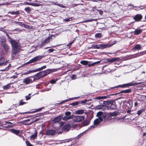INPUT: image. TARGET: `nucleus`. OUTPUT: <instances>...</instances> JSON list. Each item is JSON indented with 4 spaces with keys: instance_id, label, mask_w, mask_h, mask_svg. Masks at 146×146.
Listing matches in <instances>:
<instances>
[{
    "instance_id": "412c9836",
    "label": "nucleus",
    "mask_w": 146,
    "mask_h": 146,
    "mask_svg": "<svg viewBox=\"0 0 146 146\" xmlns=\"http://www.w3.org/2000/svg\"><path fill=\"white\" fill-rule=\"evenodd\" d=\"M125 103H126L127 104H129V108L128 107H126V109H129L128 110L126 111L127 113H130V112L131 111V110L130 109L132 107V106H131L130 105V102L129 101H127Z\"/></svg>"
},
{
    "instance_id": "79ce46f5",
    "label": "nucleus",
    "mask_w": 146,
    "mask_h": 146,
    "mask_svg": "<svg viewBox=\"0 0 146 146\" xmlns=\"http://www.w3.org/2000/svg\"><path fill=\"white\" fill-rule=\"evenodd\" d=\"M112 102L110 101H104L103 102V104L105 105H110Z\"/></svg>"
},
{
    "instance_id": "0e129e2a",
    "label": "nucleus",
    "mask_w": 146,
    "mask_h": 146,
    "mask_svg": "<svg viewBox=\"0 0 146 146\" xmlns=\"http://www.w3.org/2000/svg\"><path fill=\"white\" fill-rule=\"evenodd\" d=\"M74 41V40H73L71 42L69 43L67 45V46H70L73 43Z\"/></svg>"
},
{
    "instance_id": "4c0bfd02",
    "label": "nucleus",
    "mask_w": 146,
    "mask_h": 146,
    "mask_svg": "<svg viewBox=\"0 0 146 146\" xmlns=\"http://www.w3.org/2000/svg\"><path fill=\"white\" fill-rule=\"evenodd\" d=\"M80 63L83 65H86L88 64V62L86 60H82Z\"/></svg>"
},
{
    "instance_id": "a18cd8bd",
    "label": "nucleus",
    "mask_w": 146,
    "mask_h": 146,
    "mask_svg": "<svg viewBox=\"0 0 146 146\" xmlns=\"http://www.w3.org/2000/svg\"><path fill=\"white\" fill-rule=\"evenodd\" d=\"M102 36V34L101 33H97L95 35V37L96 38H100Z\"/></svg>"
},
{
    "instance_id": "603ef678",
    "label": "nucleus",
    "mask_w": 146,
    "mask_h": 146,
    "mask_svg": "<svg viewBox=\"0 0 146 146\" xmlns=\"http://www.w3.org/2000/svg\"><path fill=\"white\" fill-rule=\"evenodd\" d=\"M26 103L25 102H24L23 101V100H21L20 102H19V105L22 106L24 104H25Z\"/></svg>"
},
{
    "instance_id": "f704fd0d",
    "label": "nucleus",
    "mask_w": 146,
    "mask_h": 146,
    "mask_svg": "<svg viewBox=\"0 0 146 146\" xmlns=\"http://www.w3.org/2000/svg\"><path fill=\"white\" fill-rule=\"evenodd\" d=\"M90 120H86L84 121L83 122V125L84 126H86L88 125L90 123Z\"/></svg>"
},
{
    "instance_id": "f257e3e1",
    "label": "nucleus",
    "mask_w": 146,
    "mask_h": 146,
    "mask_svg": "<svg viewBox=\"0 0 146 146\" xmlns=\"http://www.w3.org/2000/svg\"><path fill=\"white\" fill-rule=\"evenodd\" d=\"M7 35L8 37H9L11 39L10 42L12 46L11 58L12 59L14 58H17L19 56L18 53L20 52L21 49L20 44L18 42L10 38L7 34Z\"/></svg>"
},
{
    "instance_id": "ea45409f",
    "label": "nucleus",
    "mask_w": 146,
    "mask_h": 146,
    "mask_svg": "<svg viewBox=\"0 0 146 146\" xmlns=\"http://www.w3.org/2000/svg\"><path fill=\"white\" fill-rule=\"evenodd\" d=\"M64 122H61L56 123L55 124V126H58V125L59 126V127H62L64 125Z\"/></svg>"
},
{
    "instance_id": "7c9ffc66",
    "label": "nucleus",
    "mask_w": 146,
    "mask_h": 146,
    "mask_svg": "<svg viewBox=\"0 0 146 146\" xmlns=\"http://www.w3.org/2000/svg\"><path fill=\"white\" fill-rule=\"evenodd\" d=\"M2 45L5 48V51L7 52L9 49V46L7 45L6 43H3Z\"/></svg>"
},
{
    "instance_id": "f3484780",
    "label": "nucleus",
    "mask_w": 146,
    "mask_h": 146,
    "mask_svg": "<svg viewBox=\"0 0 146 146\" xmlns=\"http://www.w3.org/2000/svg\"><path fill=\"white\" fill-rule=\"evenodd\" d=\"M71 126L69 124L64 125L62 128V130L65 131H68L70 129Z\"/></svg>"
},
{
    "instance_id": "c756f323",
    "label": "nucleus",
    "mask_w": 146,
    "mask_h": 146,
    "mask_svg": "<svg viewBox=\"0 0 146 146\" xmlns=\"http://www.w3.org/2000/svg\"><path fill=\"white\" fill-rule=\"evenodd\" d=\"M37 132L36 131H35L34 134L32 135L31 136H30V139L34 140L35 139H36L37 137Z\"/></svg>"
},
{
    "instance_id": "2eb2a0df",
    "label": "nucleus",
    "mask_w": 146,
    "mask_h": 146,
    "mask_svg": "<svg viewBox=\"0 0 146 146\" xmlns=\"http://www.w3.org/2000/svg\"><path fill=\"white\" fill-rule=\"evenodd\" d=\"M142 18V16L141 14H138L135 15L133 19L136 21H140Z\"/></svg>"
},
{
    "instance_id": "9b49d317",
    "label": "nucleus",
    "mask_w": 146,
    "mask_h": 146,
    "mask_svg": "<svg viewBox=\"0 0 146 146\" xmlns=\"http://www.w3.org/2000/svg\"><path fill=\"white\" fill-rule=\"evenodd\" d=\"M80 98V96H78L77 97H74V98H70V99H67L66 100H65L63 101L62 102H61L59 103H57L56 104H55V106H58L60 104H62L65 102L68 101L69 100H73V99H78L79 98Z\"/></svg>"
},
{
    "instance_id": "864d4df0",
    "label": "nucleus",
    "mask_w": 146,
    "mask_h": 146,
    "mask_svg": "<svg viewBox=\"0 0 146 146\" xmlns=\"http://www.w3.org/2000/svg\"><path fill=\"white\" fill-rule=\"evenodd\" d=\"M25 142L27 146H33L29 141H26Z\"/></svg>"
},
{
    "instance_id": "9d476101",
    "label": "nucleus",
    "mask_w": 146,
    "mask_h": 146,
    "mask_svg": "<svg viewBox=\"0 0 146 146\" xmlns=\"http://www.w3.org/2000/svg\"><path fill=\"white\" fill-rule=\"evenodd\" d=\"M46 66H42V67L36 69L34 70L28 71V72L26 73L25 74H28L30 73H32V72H36L37 71L41 70H42L43 69L45 68H46Z\"/></svg>"
},
{
    "instance_id": "39448f33",
    "label": "nucleus",
    "mask_w": 146,
    "mask_h": 146,
    "mask_svg": "<svg viewBox=\"0 0 146 146\" xmlns=\"http://www.w3.org/2000/svg\"><path fill=\"white\" fill-rule=\"evenodd\" d=\"M33 78V76H31L25 78L23 80V82L26 84L31 83L34 81Z\"/></svg>"
},
{
    "instance_id": "7ed1b4c3",
    "label": "nucleus",
    "mask_w": 146,
    "mask_h": 146,
    "mask_svg": "<svg viewBox=\"0 0 146 146\" xmlns=\"http://www.w3.org/2000/svg\"><path fill=\"white\" fill-rule=\"evenodd\" d=\"M103 119L101 117H98V118H97L95 119L94 121V125L90 126L88 129H94L95 128L97 127L98 126L100 122H102L103 121Z\"/></svg>"
},
{
    "instance_id": "473e14b6",
    "label": "nucleus",
    "mask_w": 146,
    "mask_h": 146,
    "mask_svg": "<svg viewBox=\"0 0 146 146\" xmlns=\"http://www.w3.org/2000/svg\"><path fill=\"white\" fill-rule=\"evenodd\" d=\"M90 48L98 49L100 48V47L99 46L94 44H92Z\"/></svg>"
},
{
    "instance_id": "13d9d810",
    "label": "nucleus",
    "mask_w": 146,
    "mask_h": 146,
    "mask_svg": "<svg viewBox=\"0 0 146 146\" xmlns=\"http://www.w3.org/2000/svg\"><path fill=\"white\" fill-rule=\"evenodd\" d=\"M88 101V100H84L81 101L80 102L81 104H85Z\"/></svg>"
},
{
    "instance_id": "69168bd1",
    "label": "nucleus",
    "mask_w": 146,
    "mask_h": 146,
    "mask_svg": "<svg viewBox=\"0 0 146 146\" xmlns=\"http://www.w3.org/2000/svg\"><path fill=\"white\" fill-rule=\"evenodd\" d=\"M100 62L99 61H98L97 62H95L93 63V64H89L88 65V66H91V65L93 66L94 64H96L97 63H100Z\"/></svg>"
},
{
    "instance_id": "1a4fd4ad",
    "label": "nucleus",
    "mask_w": 146,
    "mask_h": 146,
    "mask_svg": "<svg viewBox=\"0 0 146 146\" xmlns=\"http://www.w3.org/2000/svg\"><path fill=\"white\" fill-rule=\"evenodd\" d=\"M96 109L102 110L104 111L108 110L109 109V107L102 104L98 105L96 106Z\"/></svg>"
},
{
    "instance_id": "a19ab883",
    "label": "nucleus",
    "mask_w": 146,
    "mask_h": 146,
    "mask_svg": "<svg viewBox=\"0 0 146 146\" xmlns=\"http://www.w3.org/2000/svg\"><path fill=\"white\" fill-rule=\"evenodd\" d=\"M80 103L78 101H76L70 104V105L73 106H75Z\"/></svg>"
},
{
    "instance_id": "f8f14e48",
    "label": "nucleus",
    "mask_w": 146,
    "mask_h": 146,
    "mask_svg": "<svg viewBox=\"0 0 146 146\" xmlns=\"http://www.w3.org/2000/svg\"><path fill=\"white\" fill-rule=\"evenodd\" d=\"M51 39L52 38L51 36H50L47 37L44 41H42V44L41 45V46H42L45 45L46 44L49 42L51 40Z\"/></svg>"
},
{
    "instance_id": "4be33fe9",
    "label": "nucleus",
    "mask_w": 146,
    "mask_h": 146,
    "mask_svg": "<svg viewBox=\"0 0 146 146\" xmlns=\"http://www.w3.org/2000/svg\"><path fill=\"white\" fill-rule=\"evenodd\" d=\"M24 4H26L28 5H31L34 6H38L40 5L37 3H29L28 2H25Z\"/></svg>"
},
{
    "instance_id": "aec40b11",
    "label": "nucleus",
    "mask_w": 146,
    "mask_h": 146,
    "mask_svg": "<svg viewBox=\"0 0 146 146\" xmlns=\"http://www.w3.org/2000/svg\"><path fill=\"white\" fill-rule=\"evenodd\" d=\"M33 76V78L34 81L35 80L39 79L41 78L39 72L37 73L35 75V76Z\"/></svg>"
},
{
    "instance_id": "774afa93",
    "label": "nucleus",
    "mask_w": 146,
    "mask_h": 146,
    "mask_svg": "<svg viewBox=\"0 0 146 146\" xmlns=\"http://www.w3.org/2000/svg\"><path fill=\"white\" fill-rule=\"evenodd\" d=\"M58 6L61 7L62 8H65V6L63 5L62 4H57V5Z\"/></svg>"
},
{
    "instance_id": "2f4dec72",
    "label": "nucleus",
    "mask_w": 146,
    "mask_h": 146,
    "mask_svg": "<svg viewBox=\"0 0 146 146\" xmlns=\"http://www.w3.org/2000/svg\"><path fill=\"white\" fill-rule=\"evenodd\" d=\"M108 97V96H98L96 97L95 99H97L98 100H99L100 99H106Z\"/></svg>"
},
{
    "instance_id": "680f3d73",
    "label": "nucleus",
    "mask_w": 146,
    "mask_h": 146,
    "mask_svg": "<svg viewBox=\"0 0 146 146\" xmlns=\"http://www.w3.org/2000/svg\"><path fill=\"white\" fill-rule=\"evenodd\" d=\"M23 26H24V27L25 28H29L30 26L28 25H26L24 23V25H23Z\"/></svg>"
},
{
    "instance_id": "423d86ee",
    "label": "nucleus",
    "mask_w": 146,
    "mask_h": 146,
    "mask_svg": "<svg viewBox=\"0 0 146 146\" xmlns=\"http://www.w3.org/2000/svg\"><path fill=\"white\" fill-rule=\"evenodd\" d=\"M52 72V70L48 69L44 71L39 72L41 77H44L49 74Z\"/></svg>"
},
{
    "instance_id": "4d7b16f0",
    "label": "nucleus",
    "mask_w": 146,
    "mask_h": 146,
    "mask_svg": "<svg viewBox=\"0 0 146 146\" xmlns=\"http://www.w3.org/2000/svg\"><path fill=\"white\" fill-rule=\"evenodd\" d=\"M23 30H24L23 29H20L19 28H17V29H15L14 30V31H22Z\"/></svg>"
},
{
    "instance_id": "bb28decb",
    "label": "nucleus",
    "mask_w": 146,
    "mask_h": 146,
    "mask_svg": "<svg viewBox=\"0 0 146 146\" xmlns=\"http://www.w3.org/2000/svg\"><path fill=\"white\" fill-rule=\"evenodd\" d=\"M84 112V110L82 109L78 110L75 111V114L77 115L82 114Z\"/></svg>"
},
{
    "instance_id": "4468645a",
    "label": "nucleus",
    "mask_w": 146,
    "mask_h": 146,
    "mask_svg": "<svg viewBox=\"0 0 146 146\" xmlns=\"http://www.w3.org/2000/svg\"><path fill=\"white\" fill-rule=\"evenodd\" d=\"M46 134L48 136H52L55 134V130L53 129H49L47 130Z\"/></svg>"
},
{
    "instance_id": "37998d69",
    "label": "nucleus",
    "mask_w": 146,
    "mask_h": 146,
    "mask_svg": "<svg viewBox=\"0 0 146 146\" xmlns=\"http://www.w3.org/2000/svg\"><path fill=\"white\" fill-rule=\"evenodd\" d=\"M146 54L145 52V51L144 52H142L138 54L137 55H136L135 57H137L138 56H141L143 55L144 54Z\"/></svg>"
},
{
    "instance_id": "0eeeda50",
    "label": "nucleus",
    "mask_w": 146,
    "mask_h": 146,
    "mask_svg": "<svg viewBox=\"0 0 146 146\" xmlns=\"http://www.w3.org/2000/svg\"><path fill=\"white\" fill-rule=\"evenodd\" d=\"M115 44V42H114L113 43L111 44L110 43L106 44H100L99 46L100 47V48H105L110 47Z\"/></svg>"
},
{
    "instance_id": "c03bdc74",
    "label": "nucleus",
    "mask_w": 146,
    "mask_h": 146,
    "mask_svg": "<svg viewBox=\"0 0 146 146\" xmlns=\"http://www.w3.org/2000/svg\"><path fill=\"white\" fill-rule=\"evenodd\" d=\"M9 84H7V85L4 86H3V88L4 90H7L9 89L10 88Z\"/></svg>"
},
{
    "instance_id": "dca6fc26",
    "label": "nucleus",
    "mask_w": 146,
    "mask_h": 146,
    "mask_svg": "<svg viewBox=\"0 0 146 146\" xmlns=\"http://www.w3.org/2000/svg\"><path fill=\"white\" fill-rule=\"evenodd\" d=\"M113 118H114V117H113L112 115H111L110 113H108L104 115L103 118L105 119H107L108 120H110Z\"/></svg>"
},
{
    "instance_id": "8fccbe9b",
    "label": "nucleus",
    "mask_w": 146,
    "mask_h": 146,
    "mask_svg": "<svg viewBox=\"0 0 146 146\" xmlns=\"http://www.w3.org/2000/svg\"><path fill=\"white\" fill-rule=\"evenodd\" d=\"M65 114L66 116H70L71 115V112L69 111H66L65 113Z\"/></svg>"
},
{
    "instance_id": "a211bd4d",
    "label": "nucleus",
    "mask_w": 146,
    "mask_h": 146,
    "mask_svg": "<svg viewBox=\"0 0 146 146\" xmlns=\"http://www.w3.org/2000/svg\"><path fill=\"white\" fill-rule=\"evenodd\" d=\"M7 62V61H5L4 58L2 57L0 59V66L6 65Z\"/></svg>"
},
{
    "instance_id": "a878e982",
    "label": "nucleus",
    "mask_w": 146,
    "mask_h": 146,
    "mask_svg": "<svg viewBox=\"0 0 146 146\" xmlns=\"http://www.w3.org/2000/svg\"><path fill=\"white\" fill-rule=\"evenodd\" d=\"M110 105L111 106H110V109L112 110H114L116 109V106L115 102L112 101Z\"/></svg>"
},
{
    "instance_id": "6ab92c4d",
    "label": "nucleus",
    "mask_w": 146,
    "mask_h": 146,
    "mask_svg": "<svg viewBox=\"0 0 146 146\" xmlns=\"http://www.w3.org/2000/svg\"><path fill=\"white\" fill-rule=\"evenodd\" d=\"M74 117V115L73 114L71 115L70 116H65L62 117V119L64 121H66L71 119H72Z\"/></svg>"
},
{
    "instance_id": "6e6552de",
    "label": "nucleus",
    "mask_w": 146,
    "mask_h": 146,
    "mask_svg": "<svg viewBox=\"0 0 146 146\" xmlns=\"http://www.w3.org/2000/svg\"><path fill=\"white\" fill-rule=\"evenodd\" d=\"M84 116L77 115L75 117L74 120L76 122H79L84 120Z\"/></svg>"
},
{
    "instance_id": "5fc2aeb1",
    "label": "nucleus",
    "mask_w": 146,
    "mask_h": 146,
    "mask_svg": "<svg viewBox=\"0 0 146 146\" xmlns=\"http://www.w3.org/2000/svg\"><path fill=\"white\" fill-rule=\"evenodd\" d=\"M72 18H70L64 19L63 21L66 22H68L69 21H72Z\"/></svg>"
},
{
    "instance_id": "bf43d9fd",
    "label": "nucleus",
    "mask_w": 146,
    "mask_h": 146,
    "mask_svg": "<svg viewBox=\"0 0 146 146\" xmlns=\"http://www.w3.org/2000/svg\"><path fill=\"white\" fill-rule=\"evenodd\" d=\"M76 75L75 74H72L71 77V79L72 80H74L75 79Z\"/></svg>"
},
{
    "instance_id": "5701e85b",
    "label": "nucleus",
    "mask_w": 146,
    "mask_h": 146,
    "mask_svg": "<svg viewBox=\"0 0 146 146\" xmlns=\"http://www.w3.org/2000/svg\"><path fill=\"white\" fill-rule=\"evenodd\" d=\"M119 59V58H112L107 59V61L109 62H112L115 61Z\"/></svg>"
},
{
    "instance_id": "72a5a7b5",
    "label": "nucleus",
    "mask_w": 146,
    "mask_h": 146,
    "mask_svg": "<svg viewBox=\"0 0 146 146\" xmlns=\"http://www.w3.org/2000/svg\"><path fill=\"white\" fill-rule=\"evenodd\" d=\"M55 48L58 50H62L64 48L63 45L61 44L59 45L58 46H55Z\"/></svg>"
},
{
    "instance_id": "e2e57ef3",
    "label": "nucleus",
    "mask_w": 146,
    "mask_h": 146,
    "mask_svg": "<svg viewBox=\"0 0 146 146\" xmlns=\"http://www.w3.org/2000/svg\"><path fill=\"white\" fill-rule=\"evenodd\" d=\"M31 97L29 96H25V99L26 100H27L30 99Z\"/></svg>"
},
{
    "instance_id": "cd10ccee",
    "label": "nucleus",
    "mask_w": 146,
    "mask_h": 146,
    "mask_svg": "<svg viewBox=\"0 0 146 146\" xmlns=\"http://www.w3.org/2000/svg\"><path fill=\"white\" fill-rule=\"evenodd\" d=\"M131 92V89H127L125 90H122L120 92L115 94V95L119 93H129Z\"/></svg>"
},
{
    "instance_id": "b1692460",
    "label": "nucleus",
    "mask_w": 146,
    "mask_h": 146,
    "mask_svg": "<svg viewBox=\"0 0 146 146\" xmlns=\"http://www.w3.org/2000/svg\"><path fill=\"white\" fill-rule=\"evenodd\" d=\"M143 30L141 29H136L134 32V35H138L140 34L142 32Z\"/></svg>"
},
{
    "instance_id": "052dcab7",
    "label": "nucleus",
    "mask_w": 146,
    "mask_h": 146,
    "mask_svg": "<svg viewBox=\"0 0 146 146\" xmlns=\"http://www.w3.org/2000/svg\"><path fill=\"white\" fill-rule=\"evenodd\" d=\"M85 132V131H84V132H83L82 133L78 135L77 137L79 138L80 137H81V136H82L83 135V133Z\"/></svg>"
},
{
    "instance_id": "58836bf2",
    "label": "nucleus",
    "mask_w": 146,
    "mask_h": 146,
    "mask_svg": "<svg viewBox=\"0 0 146 146\" xmlns=\"http://www.w3.org/2000/svg\"><path fill=\"white\" fill-rule=\"evenodd\" d=\"M97 117H102V119H103L104 118V115H103L102 114V113L101 112H99L97 113Z\"/></svg>"
},
{
    "instance_id": "49530a36",
    "label": "nucleus",
    "mask_w": 146,
    "mask_h": 146,
    "mask_svg": "<svg viewBox=\"0 0 146 146\" xmlns=\"http://www.w3.org/2000/svg\"><path fill=\"white\" fill-rule=\"evenodd\" d=\"M118 112L117 111H115L112 113H110L111 115H112L113 117H114L117 115Z\"/></svg>"
},
{
    "instance_id": "338daca9",
    "label": "nucleus",
    "mask_w": 146,
    "mask_h": 146,
    "mask_svg": "<svg viewBox=\"0 0 146 146\" xmlns=\"http://www.w3.org/2000/svg\"><path fill=\"white\" fill-rule=\"evenodd\" d=\"M8 66L6 67L5 69L1 70V71H5L7 70H8Z\"/></svg>"
},
{
    "instance_id": "de8ad7c7",
    "label": "nucleus",
    "mask_w": 146,
    "mask_h": 146,
    "mask_svg": "<svg viewBox=\"0 0 146 146\" xmlns=\"http://www.w3.org/2000/svg\"><path fill=\"white\" fill-rule=\"evenodd\" d=\"M61 118V116H59L55 117V124L56 123H58V122L60 120Z\"/></svg>"
},
{
    "instance_id": "c9c22d12",
    "label": "nucleus",
    "mask_w": 146,
    "mask_h": 146,
    "mask_svg": "<svg viewBox=\"0 0 146 146\" xmlns=\"http://www.w3.org/2000/svg\"><path fill=\"white\" fill-rule=\"evenodd\" d=\"M141 48V45L139 44H136L135 47H134L132 49V50H134L137 49V50H140Z\"/></svg>"
},
{
    "instance_id": "09e8293b",
    "label": "nucleus",
    "mask_w": 146,
    "mask_h": 146,
    "mask_svg": "<svg viewBox=\"0 0 146 146\" xmlns=\"http://www.w3.org/2000/svg\"><path fill=\"white\" fill-rule=\"evenodd\" d=\"M144 110L143 109H141L137 111V114L139 115H140L142 113L144 112Z\"/></svg>"
},
{
    "instance_id": "393cba45",
    "label": "nucleus",
    "mask_w": 146,
    "mask_h": 146,
    "mask_svg": "<svg viewBox=\"0 0 146 146\" xmlns=\"http://www.w3.org/2000/svg\"><path fill=\"white\" fill-rule=\"evenodd\" d=\"M137 98L138 100L140 101H143L146 99V96H139L137 97Z\"/></svg>"
},
{
    "instance_id": "c85d7f7f",
    "label": "nucleus",
    "mask_w": 146,
    "mask_h": 146,
    "mask_svg": "<svg viewBox=\"0 0 146 146\" xmlns=\"http://www.w3.org/2000/svg\"><path fill=\"white\" fill-rule=\"evenodd\" d=\"M43 108H44V107L41 108L39 109L36 110L35 111L33 112H25L24 113H21V114H24V113H33L35 112H38V111H41V110L42 109H43Z\"/></svg>"
},
{
    "instance_id": "3c124183",
    "label": "nucleus",
    "mask_w": 146,
    "mask_h": 146,
    "mask_svg": "<svg viewBox=\"0 0 146 146\" xmlns=\"http://www.w3.org/2000/svg\"><path fill=\"white\" fill-rule=\"evenodd\" d=\"M25 10L27 12L29 13L31 11V9L29 7H27L25 8Z\"/></svg>"
},
{
    "instance_id": "20e7f679",
    "label": "nucleus",
    "mask_w": 146,
    "mask_h": 146,
    "mask_svg": "<svg viewBox=\"0 0 146 146\" xmlns=\"http://www.w3.org/2000/svg\"><path fill=\"white\" fill-rule=\"evenodd\" d=\"M43 56H36L30 60L28 62L26 63L25 64L33 63L40 60L42 58Z\"/></svg>"
},
{
    "instance_id": "6e6d98bb",
    "label": "nucleus",
    "mask_w": 146,
    "mask_h": 146,
    "mask_svg": "<svg viewBox=\"0 0 146 146\" xmlns=\"http://www.w3.org/2000/svg\"><path fill=\"white\" fill-rule=\"evenodd\" d=\"M17 24L20 26H23V25H24V23L22 22H18Z\"/></svg>"
},
{
    "instance_id": "e433bc0d",
    "label": "nucleus",
    "mask_w": 146,
    "mask_h": 146,
    "mask_svg": "<svg viewBox=\"0 0 146 146\" xmlns=\"http://www.w3.org/2000/svg\"><path fill=\"white\" fill-rule=\"evenodd\" d=\"M8 13L11 14V15H18L19 14V11H9Z\"/></svg>"
},
{
    "instance_id": "ddd939ff",
    "label": "nucleus",
    "mask_w": 146,
    "mask_h": 146,
    "mask_svg": "<svg viewBox=\"0 0 146 146\" xmlns=\"http://www.w3.org/2000/svg\"><path fill=\"white\" fill-rule=\"evenodd\" d=\"M9 131L11 133L15 134L19 137H21V135L19 134L20 132V131L19 130H17L14 129H10Z\"/></svg>"
},
{
    "instance_id": "f03ea898",
    "label": "nucleus",
    "mask_w": 146,
    "mask_h": 146,
    "mask_svg": "<svg viewBox=\"0 0 146 146\" xmlns=\"http://www.w3.org/2000/svg\"><path fill=\"white\" fill-rule=\"evenodd\" d=\"M137 84L136 83L134 82V81H133L129 83L124 84L122 85H119L115 87L111 88L110 89H111L118 87H121L122 88H127L129 86H133L136 85Z\"/></svg>"
}]
</instances>
